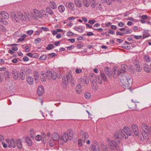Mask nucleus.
Segmentation results:
<instances>
[{"instance_id": "obj_56", "label": "nucleus", "mask_w": 151, "mask_h": 151, "mask_svg": "<svg viewBox=\"0 0 151 151\" xmlns=\"http://www.w3.org/2000/svg\"><path fill=\"white\" fill-rule=\"evenodd\" d=\"M3 73H0V82H2L3 80Z\"/></svg>"}, {"instance_id": "obj_48", "label": "nucleus", "mask_w": 151, "mask_h": 151, "mask_svg": "<svg viewBox=\"0 0 151 151\" xmlns=\"http://www.w3.org/2000/svg\"><path fill=\"white\" fill-rule=\"evenodd\" d=\"M101 149H102L103 151H105L107 150V147L106 145L102 144L101 145Z\"/></svg>"}, {"instance_id": "obj_64", "label": "nucleus", "mask_w": 151, "mask_h": 151, "mask_svg": "<svg viewBox=\"0 0 151 151\" xmlns=\"http://www.w3.org/2000/svg\"><path fill=\"white\" fill-rule=\"evenodd\" d=\"M147 18V16L146 15H143L142 16L141 18L142 19L145 20Z\"/></svg>"}, {"instance_id": "obj_12", "label": "nucleus", "mask_w": 151, "mask_h": 151, "mask_svg": "<svg viewBox=\"0 0 151 151\" xmlns=\"http://www.w3.org/2000/svg\"><path fill=\"white\" fill-rule=\"evenodd\" d=\"M132 129L134 132L135 135L137 136L139 135V132L137 127L134 124H132Z\"/></svg>"}, {"instance_id": "obj_62", "label": "nucleus", "mask_w": 151, "mask_h": 151, "mask_svg": "<svg viewBox=\"0 0 151 151\" xmlns=\"http://www.w3.org/2000/svg\"><path fill=\"white\" fill-rule=\"evenodd\" d=\"M73 33L71 32H68L67 33V35L68 36H73Z\"/></svg>"}, {"instance_id": "obj_19", "label": "nucleus", "mask_w": 151, "mask_h": 151, "mask_svg": "<svg viewBox=\"0 0 151 151\" xmlns=\"http://www.w3.org/2000/svg\"><path fill=\"white\" fill-rule=\"evenodd\" d=\"M114 137L116 140H118V142L120 141L122 137H123L121 134L120 135L118 133H115L114 136Z\"/></svg>"}, {"instance_id": "obj_43", "label": "nucleus", "mask_w": 151, "mask_h": 151, "mask_svg": "<svg viewBox=\"0 0 151 151\" xmlns=\"http://www.w3.org/2000/svg\"><path fill=\"white\" fill-rule=\"evenodd\" d=\"M132 32V30L131 29H126L125 28V30L124 32V34H129L131 33Z\"/></svg>"}, {"instance_id": "obj_28", "label": "nucleus", "mask_w": 151, "mask_h": 151, "mask_svg": "<svg viewBox=\"0 0 151 151\" xmlns=\"http://www.w3.org/2000/svg\"><path fill=\"white\" fill-rule=\"evenodd\" d=\"M25 141L29 146H31L32 145V140L28 137H26Z\"/></svg>"}, {"instance_id": "obj_31", "label": "nucleus", "mask_w": 151, "mask_h": 151, "mask_svg": "<svg viewBox=\"0 0 151 151\" xmlns=\"http://www.w3.org/2000/svg\"><path fill=\"white\" fill-rule=\"evenodd\" d=\"M88 137V135L87 133L85 132L84 133L83 135L82 140L83 142H85V140L87 139Z\"/></svg>"}, {"instance_id": "obj_52", "label": "nucleus", "mask_w": 151, "mask_h": 151, "mask_svg": "<svg viewBox=\"0 0 151 151\" xmlns=\"http://www.w3.org/2000/svg\"><path fill=\"white\" fill-rule=\"evenodd\" d=\"M96 81L100 84L102 82V79L99 77H96Z\"/></svg>"}, {"instance_id": "obj_24", "label": "nucleus", "mask_w": 151, "mask_h": 151, "mask_svg": "<svg viewBox=\"0 0 151 151\" xmlns=\"http://www.w3.org/2000/svg\"><path fill=\"white\" fill-rule=\"evenodd\" d=\"M44 92V87L42 86H40L37 89V93L40 96H41L43 94Z\"/></svg>"}, {"instance_id": "obj_25", "label": "nucleus", "mask_w": 151, "mask_h": 151, "mask_svg": "<svg viewBox=\"0 0 151 151\" xmlns=\"http://www.w3.org/2000/svg\"><path fill=\"white\" fill-rule=\"evenodd\" d=\"M42 76L41 77V80L42 81L45 82L46 81V77H47L46 74L45 73V72L42 71L41 72Z\"/></svg>"}, {"instance_id": "obj_38", "label": "nucleus", "mask_w": 151, "mask_h": 151, "mask_svg": "<svg viewBox=\"0 0 151 151\" xmlns=\"http://www.w3.org/2000/svg\"><path fill=\"white\" fill-rule=\"evenodd\" d=\"M90 1L91 6L93 8H95L96 7V4L95 0H90Z\"/></svg>"}, {"instance_id": "obj_55", "label": "nucleus", "mask_w": 151, "mask_h": 151, "mask_svg": "<svg viewBox=\"0 0 151 151\" xmlns=\"http://www.w3.org/2000/svg\"><path fill=\"white\" fill-rule=\"evenodd\" d=\"M34 78L36 80H38L39 78V75L37 73H35Z\"/></svg>"}, {"instance_id": "obj_45", "label": "nucleus", "mask_w": 151, "mask_h": 151, "mask_svg": "<svg viewBox=\"0 0 151 151\" xmlns=\"http://www.w3.org/2000/svg\"><path fill=\"white\" fill-rule=\"evenodd\" d=\"M135 69L137 71L139 72H140L142 70L141 67L140 66V65L139 64L136 65Z\"/></svg>"}, {"instance_id": "obj_34", "label": "nucleus", "mask_w": 151, "mask_h": 151, "mask_svg": "<svg viewBox=\"0 0 151 151\" xmlns=\"http://www.w3.org/2000/svg\"><path fill=\"white\" fill-rule=\"evenodd\" d=\"M56 142V141L54 140V139L52 138V139H50L49 140V143L50 146H53L55 145Z\"/></svg>"}, {"instance_id": "obj_14", "label": "nucleus", "mask_w": 151, "mask_h": 151, "mask_svg": "<svg viewBox=\"0 0 151 151\" xmlns=\"http://www.w3.org/2000/svg\"><path fill=\"white\" fill-rule=\"evenodd\" d=\"M65 6L69 9L71 10H75L74 5L73 3L70 2L69 3H66L65 4Z\"/></svg>"}, {"instance_id": "obj_39", "label": "nucleus", "mask_w": 151, "mask_h": 151, "mask_svg": "<svg viewBox=\"0 0 151 151\" xmlns=\"http://www.w3.org/2000/svg\"><path fill=\"white\" fill-rule=\"evenodd\" d=\"M81 87L80 84H78L76 86V91L78 93H80L81 91Z\"/></svg>"}, {"instance_id": "obj_49", "label": "nucleus", "mask_w": 151, "mask_h": 151, "mask_svg": "<svg viewBox=\"0 0 151 151\" xmlns=\"http://www.w3.org/2000/svg\"><path fill=\"white\" fill-rule=\"evenodd\" d=\"M47 56L45 55H42L39 59L41 60H45L47 58Z\"/></svg>"}, {"instance_id": "obj_36", "label": "nucleus", "mask_w": 151, "mask_h": 151, "mask_svg": "<svg viewBox=\"0 0 151 151\" xmlns=\"http://www.w3.org/2000/svg\"><path fill=\"white\" fill-rule=\"evenodd\" d=\"M143 68L145 70L146 72H148L150 71V68L148 65L145 63L143 65Z\"/></svg>"}, {"instance_id": "obj_20", "label": "nucleus", "mask_w": 151, "mask_h": 151, "mask_svg": "<svg viewBox=\"0 0 151 151\" xmlns=\"http://www.w3.org/2000/svg\"><path fill=\"white\" fill-rule=\"evenodd\" d=\"M89 78L90 79V81L92 83H95V80L96 79V77L93 73H91L90 74Z\"/></svg>"}, {"instance_id": "obj_15", "label": "nucleus", "mask_w": 151, "mask_h": 151, "mask_svg": "<svg viewBox=\"0 0 151 151\" xmlns=\"http://www.w3.org/2000/svg\"><path fill=\"white\" fill-rule=\"evenodd\" d=\"M18 71L16 69H13L12 70V76L14 78L15 80L18 79Z\"/></svg>"}, {"instance_id": "obj_59", "label": "nucleus", "mask_w": 151, "mask_h": 151, "mask_svg": "<svg viewBox=\"0 0 151 151\" xmlns=\"http://www.w3.org/2000/svg\"><path fill=\"white\" fill-rule=\"evenodd\" d=\"M116 0H106V3L109 5L111 4V1H115Z\"/></svg>"}, {"instance_id": "obj_6", "label": "nucleus", "mask_w": 151, "mask_h": 151, "mask_svg": "<svg viewBox=\"0 0 151 151\" xmlns=\"http://www.w3.org/2000/svg\"><path fill=\"white\" fill-rule=\"evenodd\" d=\"M17 15L18 18L23 21H25L29 18V14L27 12H24L23 14L21 12H18L17 13Z\"/></svg>"}, {"instance_id": "obj_2", "label": "nucleus", "mask_w": 151, "mask_h": 151, "mask_svg": "<svg viewBox=\"0 0 151 151\" xmlns=\"http://www.w3.org/2000/svg\"><path fill=\"white\" fill-rule=\"evenodd\" d=\"M120 134L123 138L127 139L128 136H130L132 134V131L128 127H124V129H121L119 131Z\"/></svg>"}, {"instance_id": "obj_13", "label": "nucleus", "mask_w": 151, "mask_h": 151, "mask_svg": "<svg viewBox=\"0 0 151 151\" xmlns=\"http://www.w3.org/2000/svg\"><path fill=\"white\" fill-rule=\"evenodd\" d=\"M127 66L124 65H121L122 69L119 71L118 72V75L119 76H122V73L126 72Z\"/></svg>"}, {"instance_id": "obj_27", "label": "nucleus", "mask_w": 151, "mask_h": 151, "mask_svg": "<svg viewBox=\"0 0 151 151\" xmlns=\"http://www.w3.org/2000/svg\"><path fill=\"white\" fill-rule=\"evenodd\" d=\"M27 83L30 85L34 83L33 78L30 76H28L27 78Z\"/></svg>"}, {"instance_id": "obj_32", "label": "nucleus", "mask_w": 151, "mask_h": 151, "mask_svg": "<svg viewBox=\"0 0 151 151\" xmlns=\"http://www.w3.org/2000/svg\"><path fill=\"white\" fill-rule=\"evenodd\" d=\"M75 3L76 5L78 7H81L82 6L81 2L80 0H75Z\"/></svg>"}, {"instance_id": "obj_5", "label": "nucleus", "mask_w": 151, "mask_h": 151, "mask_svg": "<svg viewBox=\"0 0 151 151\" xmlns=\"http://www.w3.org/2000/svg\"><path fill=\"white\" fill-rule=\"evenodd\" d=\"M44 10H41L40 11L36 9H34L33 10V13H32V16L34 19H36L37 17L39 18H42V14H43V12Z\"/></svg>"}, {"instance_id": "obj_54", "label": "nucleus", "mask_w": 151, "mask_h": 151, "mask_svg": "<svg viewBox=\"0 0 151 151\" xmlns=\"http://www.w3.org/2000/svg\"><path fill=\"white\" fill-rule=\"evenodd\" d=\"M42 138V136L40 135H37L36 137V139L37 141H40Z\"/></svg>"}, {"instance_id": "obj_37", "label": "nucleus", "mask_w": 151, "mask_h": 151, "mask_svg": "<svg viewBox=\"0 0 151 151\" xmlns=\"http://www.w3.org/2000/svg\"><path fill=\"white\" fill-rule=\"evenodd\" d=\"M83 4L86 7H88L90 6V4L88 0H83Z\"/></svg>"}, {"instance_id": "obj_60", "label": "nucleus", "mask_w": 151, "mask_h": 151, "mask_svg": "<svg viewBox=\"0 0 151 151\" xmlns=\"http://www.w3.org/2000/svg\"><path fill=\"white\" fill-rule=\"evenodd\" d=\"M49 55L50 57L53 58V57L56 56L57 55L55 53H52L50 54Z\"/></svg>"}, {"instance_id": "obj_41", "label": "nucleus", "mask_w": 151, "mask_h": 151, "mask_svg": "<svg viewBox=\"0 0 151 151\" xmlns=\"http://www.w3.org/2000/svg\"><path fill=\"white\" fill-rule=\"evenodd\" d=\"M74 29L77 31L78 32H81L82 31V26H78L75 27Z\"/></svg>"}, {"instance_id": "obj_47", "label": "nucleus", "mask_w": 151, "mask_h": 151, "mask_svg": "<svg viewBox=\"0 0 151 151\" xmlns=\"http://www.w3.org/2000/svg\"><path fill=\"white\" fill-rule=\"evenodd\" d=\"M4 74L6 78H9L10 76V73L8 70H6V71H5L4 72Z\"/></svg>"}, {"instance_id": "obj_42", "label": "nucleus", "mask_w": 151, "mask_h": 151, "mask_svg": "<svg viewBox=\"0 0 151 151\" xmlns=\"http://www.w3.org/2000/svg\"><path fill=\"white\" fill-rule=\"evenodd\" d=\"M54 47L53 45L48 44L46 47V49L47 50H50L52 49Z\"/></svg>"}, {"instance_id": "obj_63", "label": "nucleus", "mask_w": 151, "mask_h": 151, "mask_svg": "<svg viewBox=\"0 0 151 151\" xmlns=\"http://www.w3.org/2000/svg\"><path fill=\"white\" fill-rule=\"evenodd\" d=\"M25 72L26 73L29 74L31 72V70L29 68H27L26 69Z\"/></svg>"}, {"instance_id": "obj_23", "label": "nucleus", "mask_w": 151, "mask_h": 151, "mask_svg": "<svg viewBox=\"0 0 151 151\" xmlns=\"http://www.w3.org/2000/svg\"><path fill=\"white\" fill-rule=\"evenodd\" d=\"M132 102L129 103L128 104V106L129 108L134 110L135 109L136 107V105L134 103H135L137 102L133 101V100H132Z\"/></svg>"}, {"instance_id": "obj_21", "label": "nucleus", "mask_w": 151, "mask_h": 151, "mask_svg": "<svg viewBox=\"0 0 151 151\" xmlns=\"http://www.w3.org/2000/svg\"><path fill=\"white\" fill-rule=\"evenodd\" d=\"M104 71L107 76L110 77L111 76V70L108 67H105L104 69Z\"/></svg>"}, {"instance_id": "obj_30", "label": "nucleus", "mask_w": 151, "mask_h": 151, "mask_svg": "<svg viewBox=\"0 0 151 151\" xmlns=\"http://www.w3.org/2000/svg\"><path fill=\"white\" fill-rule=\"evenodd\" d=\"M46 11L47 13H48L50 15H52L54 14V13L52 9L50 7H47L46 8Z\"/></svg>"}, {"instance_id": "obj_11", "label": "nucleus", "mask_w": 151, "mask_h": 151, "mask_svg": "<svg viewBox=\"0 0 151 151\" xmlns=\"http://www.w3.org/2000/svg\"><path fill=\"white\" fill-rule=\"evenodd\" d=\"M6 141L8 142V147H12L14 148L16 147V142L14 139H7Z\"/></svg>"}, {"instance_id": "obj_58", "label": "nucleus", "mask_w": 151, "mask_h": 151, "mask_svg": "<svg viewBox=\"0 0 151 151\" xmlns=\"http://www.w3.org/2000/svg\"><path fill=\"white\" fill-rule=\"evenodd\" d=\"M63 82V83H68V82L67 81V80L66 79L65 77L64 76L62 78Z\"/></svg>"}, {"instance_id": "obj_50", "label": "nucleus", "mask_w": 151, "mask_h": 151, "mask_svg": "<svg viewBox=\"0 0 151 151\" xmlns=\"http://www.w3.org/2000/svg\"><path fill=\"white\" fill-rule=\"evenodd\" d=\"M92 88L94 90H96L97 89V87L96 86V83H92Z\"/></svg>"}, {"instance_id": "obj_33", "label": "nucleus", "mask_w": 151, "mask_h": 151, "mask_svg": "<svg viewBox=\"0 0 151 151\" xmlns=\"http://www.w3.org/2000/svg\"><path fill=\"white\" fill-rule=\"evenodd\" d=\"M58 9L59 11L60 12H63L65 10L64 6L63 5H60L58 6Z\"/></svg>"}, {"instance_id": "obj_53", "label": "nucleus", "mask_w": 151, "mask_h": 151, "mask_svg": "<svg viewBox=\"0 0 151 151\" xmlns=\"http://www.w3.org/2000/svg\"><path fill=\"white\" fill-rule=\"evenodd\" d=\"M41 39L40 38L36 39L35 40V42L36 44H39L41 41Z\"/></svg>"}, {"instance_id": "obj_9", "label": "nucleus", "mask_w": 151, "mask_h": 151, "mask_svg": "<svg viewBox=\"0 0 151 151\" xmlns=\"http://www.w3.org/2000/svg\"><path fill=\"white\" fill-rule=\"evenodd\" d=\"M46 74L48 78H52L54 80H55L56 78V73L54 72L52 73L50 70H47L46 72Z\"/></svg>"}, {"instance_id": "obj_29", "label": "nucleus", "mask_w": 151, "mask_h": 151, "mask_svg": "<svg viewBox=\"0 0 151 151\" xmlns=\"http://www.w3.org/2000/svg\"><path fill=\"white\" fill-rule=\"evenodd\" d=\"M11 18L14 21H15L16 22H18L19 20L18 18L17 17L15 13H13L12 14Z\"/></svg>"}, {"instance_id": "obj_17", "label": "nucleus", "mask_w": 151, "mask_h": 151, "mask_svg": "<svg viewBox=\"0 0 151 151\" xmlns=\"http://www.w3.org/2000/svg\"><path fill=\"white\" fill-rule=\"evenodd\" d=\"M60 138V136L57 133H54L52 135V138L56 142L59 140Z\"/></svg>"}, {"instance_id": "obj_10", "label": "nucleus", "mask_w": 151, "mask_h": 151, "mask_svg": "<svg viewBox=\"0 0 151 151\" xmlns=\"http://www.w3.org/2000/svg\"><path fill=\"white\" fill-rule=\"evenodd\" d=\"M89 149L91 151H99L100 150L99 145L96 142L94 145H91L90 146Z\"/></svg>"}, {"instance_id": "obj_16", "label": "nucleus", "mask_w": 151, "mask_h": 151, "mask_svg": "<svg viewBox=\"0 0 151 151\" xmlns=\"http://www.w3.org/2000/svg\"><path fill=\"white\" fill-rule=\"evenodd\" d=\"M19 149H21L22 147V140L20 139L17 140L16 141V145Z\"/></svg>"}, {"instance_id": "obj_26", "label": "nucleus", "mask_w": 151, "mask_h": 151, "mask_svg": "<svg viewBox=\"0 0 151 151\" xmlns=\"http://www.w3.org/2000/svg\"><path fill=\"white\" fill-rule=\"evenodd\" d=\"M50 7L52 9H55L57 8V5L55 2L54 1H52L50 3Z\"/></svg>"}, {"instance_id": "obj_35", "label": "nucleus", "mask_w": 151, "mask_h": 151, "mask_svg": "<svg viewBox=\"0 0 151 151\" xmlns=\"http://www.w3.org/2000/svg\"><path fill=\"white\" fill-rule=\"evenodd\" d=\"M132 63L134 64L135 65H137L139 64V61L137 60V59H136V57H134L132 61Z\"/></svg>"}, {"instance_id": "obj_4", "label": "nucleus", "mask_w": 151, "mask_h": 151, "mask_svg": "<svg viewBox=\"0 0 151 151\" xmlns=\"http://www.w3.org/2000/svg\"><path fill=\"white\" fill-rule=\"evenodd\" d=\"M141 127L144 131L142 133L144 139H148V134H150V129H149L147 125L145 123L142 124Z\"/></svg>"}, {"instance_id": "obj_22", "label": "nucleus", "mask_w": 151, "mask_h": 151, "mask_svg": "<svg viewBox=\"0 0 151 151\" xmlns=\"http://www.w3.org/2000/svg\"><path fill=\"white\" fill-rule=\"evenodd\" d=\"M1 15L4 18L8 19L9 18V16L8 14L5 11L1 12L0 13Z\"/></svg>"}, {"instance_id": "obj_57", "label": "nucleus", "mask_w": 151, "mask_h": 151, "mask_svg": "<svg viewBox=\"0 0 151 151\" xmlns=\"http://www.w3.org/2000/svg\"><path fill=\"white\" fill-rule=\"evenodd\" d=\"M75 72L76 73H80L82 72V69L77 68L76 69Z\"/></svg>"}, {"instance_id": "obj_1", "label": "nucleus", "mask_w": 151, "mask_h": 151, "mask_svg": "<svg viewBox=\"0 0 151 151\" xmlns=\"http://www.w3.org/2000/svg\"><path fill=\"white\" fill-rule=\"evenodd\" d=\"M73 137V132L71 129L68 131L67 132H65L63 135L62 137L60 139L63 140L65 142H66L68 140H71Z\"/></svg>"}, {"instance_id": "obj_3", "label": "nucleus", "mask_w": 151, "mask_h": 151, "mask_svg": "<svg viewBox=\"0 0 151 151\" xmlns=\"http://www.w3.org/2000/svg\"><path fill=\"white\" fill-rule=\"evenodd\" d=\"M132 81L131 78H129V80L125 77L121 78L119 81V84L124 89L129 87L130 83Z\"/></svg>"}, {"instance_id": "obj_7", "label": "nucleus", "mask_w": 151, "mask_h": 151, "mask_svg": "<svg viewBox=\"0 0 151 151\" xmlns=\"http://www.w3.org/2000/svg\"><path fill=\"white\" fill-rule=\"evenodd\" d=\"M67 81L70 82L72 86H74L76 84V81L74 80L71 74L70 73H67L66 74Z\"/></svg>"}, {"instance_id": "obj_44", "label": "nucleus", "mask_w": 151, "mask_h": 151, "mask_svg": "<svg viewBox=\"0 0 151 151\" xmlns=\"http://www.w3.org/2000/svg\"><path fill=\"white\" fill-rule=\"evenodd\" d=\"M85 97L87 99H90L91 98V94L88 92L86 93L84 95Z\"/></svg>"}, {"instance_id": "obj_61", "label": "nucleus", "mask_w": 151, "mask_h": 151, "mask_svg": "<svg viewBox=\"0 0 151 151\" xmlns=\"http://www.w3.org/2000/svg\"><path fill=\"white\" fill-rule=\"evenodd\" d=\"M23 60L24 61H27L29 60V58L27 56H25L23 58Z\"/></svg>"}, {"instance_id": "obj_18", "label": "nucleus", "mask_w": 151, "mask_h": 151, "mask_svg": "<svg viewBox=\"0 0 151 151\" xmlns=\"http://www.w3.org/2000/svg\"><path fill=\"white\" fill-rule=\"evenodd\" d=\"M25 71L24 69H22L20 70V78L22 80H24L25 78Z\"/></svg>"}, {"instance_id": "obj_46", "label": "nucleus", "mask_w": 151, "mask_h": 151, "mask_svg": "<svg viewBox=\"0 0 151 151\" xmlns=\"http://www.w3.org/2000/svg\"><path fill=\"white\" fill-rule=\"evenodd\" d=\"M96 5H97L96 6V8L97 9H99L100 10H101L102 9V6L101 3L98 4L97 3L96 4Z\"/></svg>"}, {"instance_id": "obj_51", "label": "nucleus", "mask_w": 151, "mask_h": 151, "mask_svg": "<svg viewBox=\"0 0 151 151\" xmlns=\"http://www.w3.org/2000/svg\"><path fill=\"white\" fill-rule=\"evenodd\" d=\"M145 59L147 62H149L151 61L150 58L147 55L145 56Z\"/></svg>"}, {"instance_id": "obj_8", "label": "nucleus", "mask_w": 151, "mask_h": 151, "mask_svg": "<svg viewBox=\"0 0 151 151\" xmlns=\"http://www.w3.org/2000/svg\"><path fill=\"white\" fill-rule=\"evenodd\" d=\"M107 140L109 145L111 147V148H112L113 149H115L117 150H119V147L118 146L116 143L114 141L111 140L109 138L107 139Z\"/></svg>"}, {"instance_id": "obj_40", "label": "nucleus", "mask_w": 151, "mask_h": 151, "mask_svg": "<svg viewBox=\"0 0 151 151\" xmlns=\"http://www.w3.org/2000/svg\"><path fill=\"white\" fill-rule=\"evenodd\" d=\"M101 76L102 79L104 81H107V78L105 74L103 72H101Z\"/></svg>"}]
</instances>
